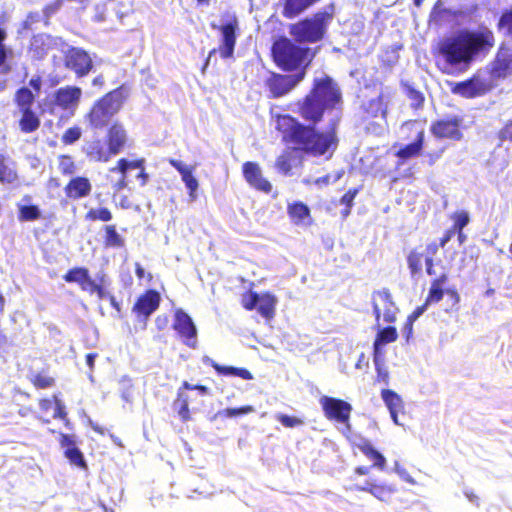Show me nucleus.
I'll list each match as a JSON object with an SVG mask.
<instances>
[{
    "label": "nucleus",
    "instance_id": "1",
    "mask_svg": "<svg viewBox=\"0 0 512 512\" xmlns=\"http://www.w3.org/2000/svg\"><path fill=\"white\" fill-rule=\"evenodd\" d=\"M342 102V94L337 83L330 76L316 78L310 91L297 101V113L308 124L299 122L289 114H278L275 117V128L281 133L282 141L292 150L313 157L328 154L332 157L338 146L335 127L319 131L320 123L326 110H332Z\"/></svg>",
    "mask_w": 512,
    "mask_h": 512
},
{
    "label": "nucleus",
    "instance_id": "2",
    "mask_svg": "<svg viewBox=\"0 0 512 512\" xmlns=\"http://www.w3.org/2000/svg\"><path fill=\"white\" fill-rule=\"evenodd\" d=\"M494 32L486 26L476 31L462 30L439 43L438 52L451 68L469 66L479 54H488L495 46Z\"/></svg>",
    "mask_w": 512,
    "mask_h": 512
},
{
    "label": "nucleus",
    "instance_id": "3",
    "mask_svg": "<svg viewBox=\"0 0 512 512\" xmlns=\"http://www.w3.org/2000/svg\"><path fill=\"white\" fill-rule=\"evenodd\" d=\"M43 79L40 75L30 78L27 86L18 88L13 96V102L18 114V127L24 134L36 132L41 126L40 114L35 107L36 98L42 89Z\"/></svg>",
    "mask_w": 512,
    "mask_h": 512
},
{
    "label": "nucleus",
    "instance_id": "4",
    "mask_svg": "<svg viewBox=\"0 0 512 512\" xmlns=\"http://www.w3.org/2000/svg\"><path fill=\"white\" fill-rule=\"evenodd\" d=\"M402 131L405 133L404 140L410 141L409 143L401 146L396 152L397 167L405 165L410 159L424 156L427 163L434 165L443 155L445 147H440L436 150L424 152L425 145V127L416 119L405 121L401 126Z\"/></svg>",
    "mask_w": 512,
    "mask_h": 512
},
{
    "label": "nucleus",
    "instance_id": "5",
    "mask_svg": "<svg viewBox=\"0 0 512 512\" xmlns=\"http://www.w3.org/2000/svg\"><path fill=\"white\" fill-rule=\"evenodd\" d=\"M271 52L275 64L280 69L287 72H303L304 77L315 57V52L311 48L300 46L286 37L276 39Z\"/></svg>",
    "mask_w": 512,
    "mask_h": 512
},
{
    "label": "nucleus",
    "instance_id": "6",
    "mask_svg": "<svg viewBox=\"0 0 512 512\" xmlns=\"http://www.w3.org/2000/svg\"><path fill=\"white\" fill-rule=\"evenodd\" d=\"M129 97V87L122 84L97 99L84 115L88 126L100 130L110 123L112 117L123 107Z\"/></svg>",
    "mask_w": 512,
    "mask_h": 512
},
{
    "label": "nucleus",
    "instance_id": "7",
    "mask_svg": "<svg viewBox=\"0 0 512 512\" xmlns=\"http://www.w3.org/2000/svg\"><path fill=\"white\" fill-rule=\"evenodd\" d=\"M334 17L335 7L330 4L311 16L290 24L289 34L299 44L320 42L325 38Z\"/></svg>",
    "mask_w": 512,
    "mask_h": 512
},
{
    "label": "nucleus",
    "instance_id": "8",
    "mask_svg": "<svg viewBox=\"0 0 512 512\" xmlns=\"http://www.w3.org/2000/svg\"><path fill=\"white\" fill-rule=\"evenodd\" d=\"M211 394L210 388L202 384H191L183 381L178 387L176 396L171 404L172 410L182 423L192 420L193 413L203 406L205 397Z\"/></svg>",
    "mask_w": 512,
    "mask_h": 512
},
{
    "label": "nucleus",
    "instance_id": "9",
    "mask_svg": "<svg viewBox=\"0 0 512 512\" xmlns=\"http://www.w3.org/2000/svg\"><path fill=\"white\" fill-rule=\"evenodd\" d=\"M211 27L220 32L221 39L218 48H213L209 51L205 66L208 65L210 58L217 52L223 59L233 57L237 41V32L239 30V21L236 15H232L226 23L222 25L211 23Z\"/></svg>",
    "mask_w": 512,
    "mask_h": 512
},
{
    "label": "nucleus",
    "instance_id": "10",
    "mask_svg": "<svg viewBox=\"0 0 512 512\" xmlns=\"http://www.w3.org/2000/svg\"><path fill=\"white\" fill-rule=\"evenodd\" d=\"M250 289L241 295V305L247 311L257 309L258 313L267 320H270L275 315V307L277 299L269 292L258 294L252 290L254 283H250Z\"/></svg>",
    "mask_w": 512,
    "mask_h": 512
},
{
    "label": "nucleus",
    "instance_id": "11",
    "mask_svg": "<svg viewBox=\"0 0 512 512\" xmlns=\"http://www.w3.org/2000/svg\"><path fill=\"white\" fill-rule=\"evenodd\" d=\"M63 280L67 283H77L82 291L89 295L96 294L100 300L107 297V291L103 285L104 278L101 277L98 282L92 279L86 267L69 269L63 275Z\"/></svg>",
    "mask_w": 512,
    "mask_h": 512
},
{
    "label": "nucleus",
    "instance_id": "12",
    "mask_svg": "<svg viewBox=\"0 0 512 512\" xmlns=\"http://www.w3.org/2000/svg\"><path fill=\"white\" fill-rule=\"evenodd\" d=\"M132 169H138L137 178L140 180L141 186L147 184L149 176L145 169V159L138 158L129 160L127 158H120L116 161L115 165L109 169L111 173H118L120 178L113 184L112 188L114 191H121L128 186V171Z\"/></svg>",
    "mask_w": 512,
    "mask_h": 512
},
{
    "label": "nucleus",
    "instance_id": "13",
    "mask_svg": "<svg viewBox=\"0 0 512 512\" xmlns=\"http://www.w3.org/2000/svg\"><path fill=\"white\" fill-rule=\"evenodd\" d=\"M464 119L460 115H447L432 121L430 133L437 139L461 141L463 139Z\"/></svg>",
    "mask_w": 512,
    "mask_h": 512
},
{
    "label": "nucleus",
    "instance_id": "14",
    "mask_svg": "<svg viewBox=\"0 0 512 512\" xmlns=\"http://www.w3.org/2000/svg\"><path fill=\"white\" fill-rule=\"evenodd\" d=\"M495 86V83L484 79L480 74L476 73L470 78L456 83L451 88V92L465 99H474L488 94Z\"/></svg>",
    "mask_w": 512,
    "mask_h": 512
},
{
    "label": "nucleus",
    "instance_id": "15",
    "mask_svg": "<svg viewBox=\"0 0 512 512\" xmlns=\"http://www.w3.org/2000/svg\"><path fill=\"white\" fill-rule=\"evenodd\" d=\"M64 67L72 71L77 78L87 76L93 69L94 64L90 54L80 47L70 46L63 55Z\"/></svg>",
    "mask_w": 512,
    "mask_h": 512
},
{
    "label": "nucleus",
    "instance_id": "16",
    "mask_svg": "<svg viewBox=\"0 0 512 512\" xmlns=\"http://www.w3.org/2000/svg\"><path fill=\"white\" fill-rule=\"evenodd\" d=\"M324 416L330 420L337 423L345 424L348 427L352 406L347 401L330 397V396H322L319 400Z\"/></svg>",
    "mask_w": 512,
    "mask_h": 512
},
{
    "label": "nucleus",
    "instance_id": "17",
    "mask_svg": "<svg viewBox=\"0 0 512 512\" xmlns=\"http://www.w3.org/2000/svg\"><path fill=\"white\" fill-rule=\"evenodd\" d=\"M303 79V72H297L294 75L272 73L265 85L269 91V97L276 99L290 93Z\"/></svg>",
    "mask_w": 512,
    "mask_h": 512
},
{
    "label": "nucleus",
    "instance_id": "18",
    "mask_svg": "<svg viewBox=\"0 0 512 512\" xmlns=\"http://www.w3.org/2000/svg\"><path fill=\"white\" fill-rule=\"evenodd\" d=\"M372 308L377 326H380L381 317L386 323H393L396 321L398 308L393 302L392 296L388 290L384 289L372 294Z\"/></svg>",
    "mask_w": 512,
    "mask_h": 512
},
{
    "label": "nucleus",
    "instance_id": "19",
    "mask_svg": "<svg viewBox=\"0 0 512 512\" xmlns=\"http://www.w3.org/2000/svg\"><path fill=\"white\" fill-rule=\"evenodd\" d=\"M160 304V293L155 289H147L137 297L132 306V313L138 320L146 324L149 317L158 310Z\"/></svg>",
    "mask_w": 512,
    "mask_h": 512
},
{
    "label": "nucleus",
    "instance_id": "20",
    "mask_svg": "<svg viewBox=\"0 0 512 512\" xmlns=\"http://www.w3.org/2000/svg\"><path fill=\"white\" fill-rule=\"evenodd\" d=\"M105 145L114 156L120 154L131 146V140L125 125L116 120L112 122L105 132Z\"/></svg>",
    "mask_w": 512,
    "mask_h": 512
},
{
    "label": "nucleus",
    "instance_id": "21",
    "mask_svg": "<svg viewBox=\"0 0 512 512\" xmlns=\"http://www.w3.org/2000/svg\"><path fill=\"white\" fill-rule=\"evenodd\" d=\"M185 345L195 348L197 345V329L192 318L183 310L177 309L172 325Z\"/></svg>",
    "mask_w": 512,
    "mask_h": 512
},
{
    "label": "nucleus",
    "instance_id": "22",
    "mask_svg": "<svg viewBox=\"0 0 512 512\" xmlns=\"http://www.w3.org/2000/svg\"><path fill=\"white\" fill-rule=\"evenodd\" d=\"M82 97V90L78 86L67 85L58 88L53 94L54 107L63 111H70L72 114L78 107Z\"/></svg>",
    "mask_w": 512,
    "mask_h": 512
},
{
    "label": "nucleus",
    "instance_id": "23",
    "mask_svg": "<svg viewBox=\"0 0 512 512\" xmlns=\"http://www.w3.org/2000/svg\"><path fill=\"white\" fill-rule=\"evenodd\" d=\"M489 73L494 80L505 79L512 74V49L507 44H500Z\"/></svg>",
    "mask_w": 512,
    "mask_h": 512
},
{
    "label": "nucleus",
    "instance_id": "24",
    "mask_svg": "<svg viewBox=\"0 0 512 512\" xmlns=\"http://www.w3.org/2000/svg\"><path fill=\"white\" fill-rule=\"evenodd\" d=\"M242 173L246 182L255 190L270 193L271 183L263 177L261 169L256 162L247 161L242 165Z\"/></svg>",
    "mask_w": 512,
    "mask_h": 512
},
{
    "label": "nucleus",
    "instance_id": "25",
    "mask_svg": "<svg viewBox=\"0 0 512 512\" xmlns=\"http://www.w3.org/2000/svg\"><path fill=\"white\" fill-rule=\"evenodd\" d=\"M362 120L372 123L375 119L381 118L386 121L387 101L385 95L381 92L375 98L362 103Z\"/></svg>",
    "mask_w": 512,
    "mask_h": 512
},
{
    "label": "nucleus",
    "instance_id": "26",
    "mask_svg": "<svg viewBox=\"0 0 512 512\" xmlns=\"http://www.w3.org/2000/svg\"><path fill=\"white\" fill-rule=\"evenodd\" d=\"M67 200L76 201L88 197L92 184L88 177L73 176L63 188Z\"/></svg>",
    "mask_w": 512,
    "mask_h": 512
},
{
    "label": "nucleus",
    "instance_id": "27",
    "mask_svg": "<svg viewBox=\"0 0 512 512\" xmlns=\"http://www.w3.org/2000/svg\"><path fill=\"white\" fill-rule=\"evenodd\" d=\"M85 153L90 160L100 163H106L114 156L105 145V141L102 142L100 139L90 141L86 146Z\"/></svg>",
    "mask_w": 512,
    "mask_h": 512
},
{
    "label": "nucleus",
    "instance_id": "28",
    "mask_svg": "<svg viewBox=\"0 0 512 512\" xmlns=\"http://www.w3.org/2000/svg\"><path fill=\"white\" fill-rule=\"evenodd\" d=\"M168 163L180 173L181 179L189 191V195L194 197L198 189V181L193 175L194 168L186 166L181 161L174 158H170Z\"/></svg>",
    "mask_w": 512,
    "mask_h": 512
},
{
    "label": "nucleus",
    "instance_id": "29",
    "mask_svg": "<svg viewBox=\"0 0 512 512\" xmlns=\"http://www.w3.org/2000/svg\"><path fill=\"white\" fill-rule=\"evenodd\" d=\"M204 363L212 367L220 376H235L244 380H252V373L243 367L224 366L211 358L204 359Z\"/></svg>",
    "mask_w": 512,
    "mask_h": 512
},
{
    "label": "nucleus",
    "instance_id": "30",
    "mask_svg": "<svg viewBox=\"0 0 512 512\" xmlns=\"http://www.w3.org/2000/svg\"><path fill=\"white\" fill-rule=\"evenodd\" d=\"M381 397L390 412V416L395 424L398 422V414L404 412V402L400 395L390 389H383Z\"/></svg>",
    "mask_w": 512,
    "mask_h": 512
},
{
    "label": "nucleus",
    "instance_id": "31",
    "mask_svg": "<svg viewBox=\"0 0 512 512\" xmlns=\"http://www.w3.org/2000/svg\"><path fill=\"white\" fill-rule=\"evenodd\" d=\"M281 14L286 19H293L307 10L317 0H282Z\"/></svg>",
    "mask_w": 512,
    "mask_h": 512
},
{
    "label": "nucleus",
    "instance_id": "32",
    "mask_svg": "<svg viewBox=\"0 0 512 512\" xmlns=\"http://www.w3.org/2000/svg\"><path fill=\"white\" fill-rule=\"evenodd\" d=\"M287 214L295 225L304 224L311 218L310 208L301 201H295L287 206Z\"/></svg>",
    "mask_w": 512,
    "mask_h": 512
},
{
    "label": "nucleus",
    "instance_id": "33",
    "mask_svg": "<svg viewBox=\"0 0 512 512\" xmlns=\"http://www.w3.org/2000/svg\"><path fill=\"white\" fill-rule=\"evenodd\" d=\"M447 280L448 275L446 273H442L431 281L428 294L425 298L426 305L438 303L442 300L444 293H446L442 286L447 282Z\"/></svg>",
    "mask_w": 512,
    "mask_h": 512
},
{
    "label": "nucleus",
    "instance_id": "34",
    "mask_svg": "<svg viewBox=\"0 0 512 512\" xmlns=\"http://www.w3.org/2000/svg\"><path fill=\"white\" fill-rule=\"evenodd\" d=\"M357 491H367L381 501H388L396 488L385 484L367 483L366 486H355Z\"/></svg>",
    "mask_w": 512,
    "mask_h": 512
},
{
    "label": "nucleus",
    "instance_id": "35",
    "mask_svg": "<svg viewBox=\"0 0 512 512\" xmlns=\"http://www.w3.org/2000/svg\"><path fill=\"white\" fill-rule=\"evenodd\" d=\"M356 447L371 461H373V466L377 467L380 470H383L386 466V459L384 456L378 452L370 441L364 439L360 443L356 445Z\"/></svg>",
    "mask_w": 512,
    "mask_h": 512
},
{
    "label": "nucleus",
    "instance_id": "36",
    "mask_svg": "<svg viewBox=\"0 0 512 512\" xmlns=\"http://www.w3.org/2000/svg\"><path fill=\"white\" fill-rule=\"evenodd\" d=\"M401 87L406 97L410 100L411 108H413L414 110H419L424 106L425 96L413 84L407 81H402Z\"/></svg>",
    "mask_w": 512,
    "mask_h": 512
},
{
    "label": "nucleus",
    "instance_id": "37",
    "mask_svg": "<svg viewBox=\"0 0 512 512\" xmlns=\"http://www.w3.org/2000/svg\"><path fill=\"white\" fill-rule=\"evenodd\" d=\"M103 243L106 248H123L125 246L124 238L117 232L114 224H108L103 227Z\"/></svg>",
    "mask_w": 512,
    "mask_h": 512
},
{
    "label": "nucleus",
    "instance_id": "38",
    "mask_svg": "<svg viewBox=\"0 0 512 512\" xmlns=\"http://www.w3.org/2000/svg\"><path fill=\"white\" fill-rule=\"evenodd\" d=\"M423 262L425 263V249L413 248L407 255V266L411 276L419 275L422 272Z\"/></svg>",
    "mask_w": 512,
    "mask_h": 512
},
{
    "label": "nucleus",
    "instance_id": "39",
    "mask_svg": "<svg viewBox=\"0 0 512 512\" xmlns=\"http://www.w3.org/2000/svg\"><path fill=\"white\" fill-rule=\"evenodd\" d=\"M29 381L35 389L44 390L55 386V378L46 371L33 373L29 376Z\"/></svg>",
    "mask_w": 512,
    "mask_h": 512
},
{
    "label": "nucleus",
    "instance_id": "40",
    "mask_svg": "<svg viewBox=\"0 0 512 512\" xmlns=\"http://www.w3.org/2000/svg\"><path fill=\"white\" fill-rule=\"evenodd\" d=\"M58 170L65 177H73L77 172V164L73 156L61 154L57 158Z\"/></svg>",
    "mask_w": 512,
    "mask_h": 512
},
{
    "label": "nucleus",
    "instance_id": "41",
    "mask_svg": "<svg viewBox=\"0 0 512 512\" xmlns=\"http://www.w3.org/2000/svg\"><path fill=\"white\" fill-rule=\"evenodd\" d=\"M398 338L397 330L394 326H387L378 331L376 334L373 346L375 350L381 345H386L396 341Z\"/></svg>",
    "mask_w": 512,
    "mask_h": 512
},
{
    "label": "nucleus",
    "instance_id": "42",
    "mask_svg": "<svg viewBox=\"0 0 512 512\" xmlns=\"http://www.w3.org/2000/svg\"><path fill=\"white\" fill-rule=\"evenodd\" d=\"M86 221L89 222H110L113 219V214L111 210L107 207H95L90 208L84 216Z\"/></svg>",
    "mask_w": 512,
    "mask_h": 512
},
{
    "label": "nucleus",
    "instance_id": "43",
    "mask_svg": "<svg viewBox=\"0 0 512 512\" xmlns=\"http://www.w3.org/2000/svg\"><path fill=\"white\" fill-rule=\"evenodd\" d=\"M17 179V171L9 166L8 158L0 154V182L10 184Z\"/></svg>",
    "mask_w": 512,
    "mask_h": 512
},
{
    "label": "nucleus",
    "instance_id": "44",
    "mask_svg": "<svg viewBox=\"0 0 512 512\" xmlns=\"http://www.w3.org/2000/svg\"><path fill=\"white\" fill-rule=\"evenodd\" d=\"M450 219L453 221V224L449 229L454 233L463 231L464 227L470 222L469 213L465 210L452 213Z\"/></svg>",
    "mask_w": 512,
    "mask_h": 512
},
{
    "label": "nucleus",
    "instance_id": "45",
    "mask_svg": "<svg viewBox=\"0 0 512 512\" xmlns=\"http://www.w3.org/2000/svg\"><path fill=\"white\" fill-rule=\"evenodd\" d=\"M438 253V245L436 242H430L425 246V270L430 276L436 274L434 269V257Z\"/></svg>",
    "mask_w": 512,
    "mask_h": 512
},
{
    "label": "nucleus",
    "instance_id": "46",
    "mask_svg": "<svg viewBox=\"0 0 512 512\" xmlns=\"http://www.w3.org/2000/svg\"><path fill=\"white\" fill-rule=\"evenodd\" d=\"M64 455L71 464L81 469H87V463L84 459V455L77 447H69V449H65Z\"/></svg>",
    "mask_w": 512,
    "mask_h": 512
},
{
    "label": "nucleus",
    "instance_id": "47",
    "mask_svg": "<svg viewBox=\"0 0 512 512\" xmlns=\"http://www.w3.org/2000/svg\"><path fill=\"white\" fill-rule=\"evenodd\" d=\"M29 52H31L34 56L40 58L43 57L47 52V47L45 44L44 36L41 34L34 35L31 38L29 44Z\"/></svg>",
    "mask_w": 512,
    "mask_h": 512
},
{
    "label": "nucleus",
    "instance_id": "48",
    "mask_svg": "<svg viewBox=\"0 0 512 512\" xmlns=\"http://www.w3.org/2000/svg\"><path fill=\"white\" fill-rule=\"evenodd\" d=\"M40 217L41 213L36 205H23L19 208L18 219L20 221H35Z\"/></svg>",
    "mask_w": 512,
    "mask_h": 512
},
{
    "label": "nucleus",
    "instance_id": "49",
    "mask_svg": "<svg viewBox=\"0 0 512 512\" xmlns=\"http://www.w3.org/2000/svg\"><path fill=\"white\" fill-rule=\"evenodd\" d=\"M82 137V129L79 126H72L65 130L61 136L64 145H72Z\"/></svg>",
    "mask_w": 512,
    "mask_h": 512
},
{
    "label": "nucleus",
    "instance_id": "50",
    "mask_svg": "<svg viewBox=\"0 0 512 512\" xmlns=\"http://www.w3.org/2000/svg\"><path fill=\"white\" fill-rule=\"evenodd\" d=\"M54 406L55 409L53 413V418L62 420L64 422V425L70 428L71 423L70 420L68 419L66 407L57 395H54Z\"/></svg>",
    "mask_w": 512,
    "mask_h": 512
},
{
    "label": "nucleus",
    "instance_id": "51",
    "mask_svg": "<svg viewBox=\"0 0 512 512\" xmlns=\"http://www.w3.org/2000/svg\"><path fill=\"white\" fill-rule=\"evenodd\" d=\"M254 412V407L251 405H245L238 408H226L218 412V415L225 417H236L239 415H245Z\"/></svg>",
    "mask_w": 512,
    "mask_h": 512
},
{
    "label": "nucleus",
    "instance_id": "52",
    "mask_svg": "<svg viewBox=\"0 0 512 512\" xmlns=\"http://www.w3.org/2000/svg\"><path fill=\"white\" fill-rule=\"evenodd\" d=\"M497 27L498 29H505L506 33L512 36V8L501 14Z\"/></svg>",
    "mask_w": 512,
    "mask_h": 512
},
{
    "label": "nucleus",
    "instance_id": "53",
    "mask_svg": "<svg viewBox=\"0 0 512 512\" xmlns=\"http://www.w3.org/2000/svg\"><path fill=\"white\" fill-rule=\"evenodd\" d=\"M497 138L501 143H512V118L508 119L499 129Z\"/></svg>",
    "mask_w": 512,
    "mask_h": 512
},
{
    "label": "nucleus",
    "instance_id": "54",
    "mask_svg": "<svg viewBox=\"0 0 512 512\" xmlns=\"http://www.w3.org/2000/svg\"><path fill=\"white\" fill-rule=\"evenodd\" d=\"M275 166L280 172L289 174L292 169L290 155L288 153H283L278 156L275 162Z\"/></svg>",
    "mask_w": 512,
    "mask_h": 512
},
{
    "label": "nucleus",
    "instance_id": "55",
    "mask_svg": "<svg viewBox=\"0 0 512 512\" xmlns=\"http://www.w3.org/2000/svg\"><path fill=\"white\" fill-rule=\"evenodd\" d=\"M277 421H279L284 427L293 428L303 424V421L295 416H289L286 414H277Z\"/></svg>",
    "mask_w": 512,
    "mask_h": 512
},
{
    "label": "nucleus",
    "instance_id": "56",
    "mask_svg": "<svg viewBox=\"0 0 512 512\" xmlns=\"http://www.w3.org/2000/svg\"><path fill=\"white\" fill-rule=\"evenodd\" d=\"M65 0H53L50 3L44 5L42 13L45 18H50L56 14L63 6Z\"/></svg>",
    "mask_w": 512,
    "mask_h": 512
},
{
    "label": "nucleus",
    "instance_id": "57",
    "mask_svg": "<svg viewBox=\"0 0 512 512\" xmlns=\"http://www.w3.org/2000/svg\"><path fill=\"white\" fill-rule=\"evenodd\" d=\"M360 188H351L349 189L341 198L340 203L346 207L352 208L354 204V199L359 193Z\"/></svg>",
    "mask_w": 512,
    "mask_h": 512
},
{
    "label": "nucleus",
    "instance_id": "58",
    "mask_svg": "<svg viewBox=\"0 0 512 512\" xmlns=\"http://www.w3.org/2000/svg\"><path fill=\"white\" fill-rule=\"evenodd\" d=\"M10 53V50L6 46H0V68L5 66L3 69L5 73L10 71V66L5 65Z\"/></svg>",
    "mask_w": 512,
    "mask_h": 512
},
{
    "label": "nucleus",
    "instance_id": "59",
    "mask_svg": "<svg viewBox=\"0 0 512 512\" xmlns=\"http://www.w3.org/2000/svg\"><path fill=\"white\" fill-rule=\"evenodd\" d=\"M377 376H376V382L378 383H384L388 384L389 382V373L386 369L382 368L381 366L377 365Z\"/></svg>",
    "mask_w": 512,
    "mask_h": 512
},
{
    "label": "nucleus",
    "instance_id": "60",
    "mask_svg": "<svg viewBox=\"0 0 512 512\" xmlns=\"http://www.w3.org/2000/svg\"><path fill=\"white\" fill-rule=\"evenodd\" d=\"M59 443L61 447L65 449H69V447H76L75 441L73 438L68 434H61L59 438Z\"/></svg>",
    "mask_w": 512,
    "mask_h": 512
},
{
    "label": "nucleus",
    "instance_id": "61",
    "mask_svg": "<svg viewBox=\"0 0 512 512\" xmlns=\"http://www.w3.org/2000/svg\"><path fill=\"white\" fill-rule=\"evenodd\" d=\"M134 267H135V274L138 279H142V278L146 277L148 282L152 281V279H153L152 274L151 273L146 274L144 268L142 267V265L140 263L136 262Z\"/></svg>",
    "mask_w": 512,
    "mask_h": 512
},
{
    "label": "nucleus",
    "instance_id": "62",
    "mask_svg": "<svg viewBox=\"0 0 512 512\" xmlns=\"http://www.w3.org/2000/svg\"><path fill=\"white\" fill-rule=\"evenodd\" d=\"M455 235L453 231L450 229H447L443 235L439 238V243H436L439 248H444L446 244L452 239V237Z\"/></svg>",
    "mask_w": 512,
    "mask_h": 512
},
{
    "label": "nucleus",
    "instance_id": "63",
    "mask_svg": "<svg viewBox=\"0 0 512 512\" xmlns=\"http://www.w3.org/2000/svg\"><path fill=\"white\" fill-rule=\"evenodd\" d=\"M54 405V395L51 398L39 399V408L43 412H48Z\"/></svg>",
    "mask_w": 512,
    "mask_h": 512
},
{
    "label": "nucleus",
    "instance_id": "64",
    "mask_svg": "<svg viewBox=\"0 0 512 512\" xmlns=\"http://www.w3.org/2000/svg\"><path fill=\"white\" fill-rule=\"evenodd\" d=\"M413 325H414V322L406 319V322L404 323V326L402 329L403 335H404L406 341H409L412 338Z\"/></svg>",
    "mask_w": 512,
    "mask_h": 512
}]
</instances>
